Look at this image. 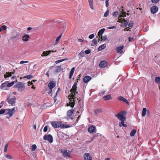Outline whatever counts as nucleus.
I'll list each match as a JSON object with an SVG mask.
<instances>
[{
    "instance_id": "obj_33",
    "label": "nucleus",
    "mask_w": 160,
    "mask_h": 160,
    "mask_svg": "<svg viewBox=\"0 0 160 160\" xmlns=\"http://www.w3.org/2000/svg\"><path fill=\"white\" fill-rule=\"evenodd\" d=\"M85 56V52H84L82 51L79 54V59H80L81 58L83 57H84Z\"/></svg>"
},
{
    "instance_id": "obj_9",
    "label": "nucleus",
    "mask_w": 160,
    "mask_h": 160,
    "mask_svg": "<svg viewBox=\"0 0 160 160\" xmlns=\"http://www.w3.org/2000/svg\"><path fill=\"white\" fill-rule=\"evenodd\" d=\"M77 84L76 83H74L72 86V88L70 90V91L71 93H77L78 92H76Z\"/></svg>"
},
{
    "instance_id": "obj_63",
    "label": "nucleus",
    "mask_w": 160,
    "mask_h": 160,
    "mask_svg": "<svg viewBox=\"0 0 160 160\" xmlns=\"http://www.w3.org/2000/svg\"><path fill=\"white\" fill-rule=\"evenodd\" d=\"M68 59V58H64V59H62L59 60L60 62H61L62 61L67 60Z\"/></svg>"
},
{
    "instance_id": "obj_15",
    "label": "nucleus",
    "mask_w": 160,
    "mask_h": 160,
    "mask_svg": "<svg viewBox=\"0 0 160 160\" xmlns=\"http://www.w3.org/2000/svg\"><path fill=\"white\" fill-rule=\"evenodd\" d=\"M88 131L90 133H93L95 131L96 128L94 126H91L88 128Z\"/></svg>"
},
{
    "instance_id": "obj_44",
    "label": "nucleus",
    "mask_w": 160,
    "mask_h": 160,
    "mask_svg": "<svg viewBox=\"0 0 160 160\" xmlns=\"http://www.w3.org/2000/svg\"><path fill=\"white\" fill-rule=\"evenodd\" d=\"M109 10L108 9L104 13V17H107L109 14Z\"/></svg>"
},
{
    "instance_id": "obj_41",
    "label": "nucleus",
    "mask_w": 160,
    "mask_h": 160,
    "mask_svg": "<svg viewBox=\"0 0 160 160\" xmlns=\"http://www.w3.org/2000/svg\"><path fill=\"white\" fill-rule=\"evenodd\" d=\"M101 111V109H96L95 111V113L96 115H97L98 113H100Z\"/></svg>"
},
{
    "instance_id": "obj_61",
    "label": "nucleus",
    "mask_w": 160,
    "mask_h": 160,
    "mask_svg": "<svg viewBox=\"0 0 160 160\" xmlns=\"http://www.w3.org/2000/svg\"><path fill=\"white\" fill-rule=\"evenodd\" d=\"M108 28L109 29H115L116 28V27L115 26H112V27H108Z\"/></svg>"
},
{
    "instance_id": "obj_8",
    "label": "nucleus",
    "mask_w": 160,
    "mask_h": 160,
    "mask_svg": "<svg viewBox=\"0 0 160 160\" xmlns=\"http://www.w3.org/2000/svg\"><path fill=\"white\" fill-rule=\"evenodd\" d=\"M62 122H61L53 121L51 122V125L55 128L60 127Z\"/></svg>"
},
{
    "instance_id": "obj_46",
    "label": "nucleus",
    "mask_w": 160,
    "mask_h": 160,
    "mask_svg": "<svg viewBox=\"0 0 160 160\" xmlns=\"http://www.w3.org/2000/svg\"><path fill=\"white\" fill-rule=\"evenodd\" d=\"M105 93V91H102L99 92V96H102Z\"/></svg>"
},
{
    "instance_id": "obj_16",
    "label": "nucleus",
    "mask_w": 160,
    "mask_h": 160,
    "mask_svg": "<svg viewBox=\"0 0 160 160\" xmlns=\"http://www.w3.org/2000/svg\"><path fill=\"white\" fill-rule=\"evenodd\" d=\"M105 28H103L100 29L98 32V36L99 37V38H102V35L104 33L105 31Z\"/></svg>"
},
{
    "instance_id": "obj_1",
    "label": "nucleus",
    "mask_w": 160,
    "mask_h": 160,
    "mask_svg": "<svg viewBox=\"0 0 160 160\" xmlns=\"http://www.w3.org/2000/svg\"><path fill=\"white\" fill-rule=\"evenodd\" d=\"M15 107L11 109H2L0 110V114H3L5 112V114H9V117H6V118H9L12 117L15 112Z\"/></svg>"
},
{
    "instance_id": "obj_45",
    "label": "nucleus",
    "mask_w": 160,
    "mask_h": 160,
    "mask_svg": "<svg viewBox=\"0 0 160 160\" xmlns=\"http://www.w3.org/2000/svg\"><path fill=\"white\" fill-rule=\"evenodd\" d=\"M5 157L9 159H12V157L11 155H5Z\"/></svg>"
},
{
    "instance_id": "obj_55",
    "label": "nucleus",
    "mask_w": 160,
    "mask_h": 160,
    "mask_svg": "<svg viewBox=\"0 0 160 160\" xmlns=\"http://www.w3.org/2000/svg\"><path fill=\"white\" fill-rule=\"evenodd\" d=\"M109 0H106V6L107 7H108L109 6Z\"/></svg>"
},
{
    "instance_id": "obj_30",
    "label": "nucleus",
    "mask_w": 160,
    "mask_h": 160,
    "mask_svg": "<svg viewBox=\"0 0 160 160\" xmlns=\"http://www.w3.org/2000/svg\"><path fill=\"white\" fill-rule=\"evenodd\" d=\"M7 82H6L4 83H2L1 85V88L3 89H6V88L7 87Z\"/></svg>"
},
{
    "instance_id": "obj_52",
    "label": "nucleus",
    "mask_w": 160,
    "mask_h": 160,
    "mask_svg": "<svg viewBox=\"0 0 160 160\" xmlns=\"http://www.w3.org/2000/svg\"><path fill=\"white\" fill-rule=\"evenodd\" d=\"M100 38L102 40H103L104 41H106L108 39L107 37L106 36H105L103 37H102V38Z\"/></svg>"
},
{
    "instance_id": "obj_25",
    "label": "nucleus",
    "mask_w": 160,
    "mask_h": 160,
    "mask_svg": "<svg viewBox=\"0 0 160 160\" xmlns=\"http://www.w3.org/2000/svg\"><path fill=\"white\" fill-rule=\"evenodd\" d=\"M74 70H75V68L74 67H73V68H72V69L69 73V78L70 79H71L72 78V77L73 74Z\"/></svg>"
},
{
    "instance_id": "obj_37",
    "label": "nucleus",
    "mask_w": 160,
    "mask_h": 160,
    "mask_svg": "<svg viewBox=\"0 0 160 160\" xmlns=\"http://www.w3.org/2000/svg\"><path fill=\"white\" fill-rule=\"evenodd\" d=\"M11 72H7L6 74L4 75V78H5L11 76Z\"/></svg>"
},
{
    "instance_id": "obj_54",
    "label": "nucleus",
    "mask_w": 160,
    "mask_h": 160,
    "mask_svg": "<svg viewBox=\"0 0 160 160\" xmlns=\"http://www.w3.org/2000/svg\"><path fill=\"white\" fill-rule=\"evenodd\" d=\"M94 36L95 35L94 34H91L89 36V38L90 39H92L94 37Z\"/></svg>"
},
{
    "instance_id": "obj_48",
    "label": "nucleus",
    "mask_w": 160,
    "mask_h": 160,
    "mask_svg": "<svg viewBox=\"0 0 160 160\" xmlns=\"http://www.w3.org/2000/svg\"><path fill=\"white\" fill-rule=\"evenodd\" d=\"M133 22L132 21H130L128 24V26L129 27H131L133 25Z\"/></svg>"
},
{
    "instance_id": "obj_59",
    "label": "nucleus",
    "mask_w": 160,
    "mask_h": 160,
    "mask_svg": "<svg viewBox=\"0 0 160 160\" xmlns=\"http://www.w3.org/2000/svg\"><path fill=\"white\" fill-rule=\"evenodd\" d=\"M8 148V144H6L5 146V148H4V151L5 152H6L7 151Z\"/></svg>"
},
{
    "instance_id": "obj_20",
    "label": "nucleus",
    "mask_w": 160,
    "mask_h": 160,
    "mask_svg": "<svg viewBox=\"0 0 160 160\" xmlns=\"http://www.w3.org/2000/svg\"><path fill=\"white\" fill-rule=\"evenodd\" d=\"M106 65V62L105 61H101L99 64V66L101 68H103L105 67Z\"/></svg>"
},
{
    "instance_id": "obj_32",
    "label": "nucleus",
    "mask_w": 160,
    "mask_h": 160,
    "mask_svg": "<svg viewBox=\"0 0 160 160\" xmlns=\"http://www.w3.org/2000/svg\"><path fill=\"white\" fill-rule=\"evenodd\" d=\"M123 21L124 22V23L122 24V27L124 28L127 26L128 24V20L127 21V20H125V19H123Z\"/></svg>"
},
{
    "instance_id": "obj_26",
    "label": "nucleus",
    "mask_w": 160,
    "mask_h": 160,
    "mask_svg": "<svg viewBox=\"0 0 160 160\" xmlns=\"http://www.w3.org/2000/svg\"><path fill=\"white\" fill-rule=\"evenodd\" d=\"M88 2H89V5L90 8L92 9H94L93 5V0H88Z\"/></svg>"
},
{
    "instance_id": "obj_49",
    "label": "nucleus",
    "mask_w": 160,
    "mask_h": 160,
    "mask_svg": "<svg viewBox=\"0 0 160 160\" xmlns=\"http://www.w3.org/2000/svg\"><path fill=\"white\" fill-rule=\"evenodd\" d=\"M118 12H115L113 13L112 15L115 17H116L118 14Z\"/></svg>"
},
{
    "instance_id": "obj_43",
    "label": "nucleus",
    "mask_w": 160,
    "mask_h": 160,
    "mask_svg": "<svg viewBox=\"0 0 160 160\" xmlns=\"http://www.w3.org/2000/svg\"><path fill=\"white\" fill-rule=\"evenodd\" d=\"M32 78V76L31 75L26 76L24 77V78H26L28 79H30Z\"/></svg>"
},
{
    "instance_id": "obj_35",
    "label": "nucleus",
    "mask_w": 160,
    "mask_h": 160,
    "mask_svg": "<svg viewBox=\"0 0 160 160\" xmlns=\"http://www.w3.org/2000/svg\"><path fill=\"white\" fill-rule=\"evenodd\" d=\"M49 54L48 51H43L42 54H41V56L42 57L46 56L47 55Z\"/></svg>"
},
{
    "instance_id": "obj_19",
    "label": "nucleus",
    "mask_w": 160,
    "mask_h": 160,
    "mask_svg": "<svg viewBox=\"0 0 160 160\" xmlns=\"http://www.w3.org/2000/svg\"><path fill=\"white\" fill-rule=\"evenodd\" d=\"M91 78L90 76H86L83 78V81L84 82L87 83L91 80Z\"/></svg>"
},
{
    "instance_id": "obj_57",
    "label": "nucleus",
    "mask_w": 160,
    "mask_h": 160,
    "mask_svg": "<svg viewBox=\"0 0 160 160\" xmlns=\"http://www.w3.org/2000/svg\"><path fill=\"white\" fill-rule=\"evenodd\" d=\"M130 34H132V36L136 35V37H137V36L138 35V33H136V32L132 33H131Z\"/></svg>"
},
{
    "instance_id": "obj_12",
    "label": "nucleus",
    "mask_w": 160,
    "mask_h": 160,
    "mask_svg": "<svg viewBox=\"0 0 160 160\" xmlns=\"http://www.w3.org/2000/svg\"><path fill=\"white\" fill-rule=\"evenodd\" d=\"M158 10V7L156 6H152L150 9V11L151 13L152 14L156 13Z\"/></svg>"
},
{
    "instance_id": "obj_53",
    "label": "nucleus",
    "mask_w": 160,
    "mask_h": 160,
    "mask_svg": "<svg viewBox=\"0 0 160 160\" xmlns=\"http://www.w3.org/2000/svg\"><path fill=\"white\" fill-rule=\"evenodd\" d=\"M160 0H151L152 2L154 3H157Z\"/></svg>"
},
{
    "instance_id": "obj_64",
    "label": "nucleus",
    "mask_w": 160,
    "mask_h": 160,
    "mask_svg": "<svg viewBox=\"0 0 160 160\" xmlns=\"http://www.w3.org/2000/svg\"><path fill=\"white\" fill-rule=\"evenodd\" d=\"M56 52V51H53V50H49V51H48V52H49V54L51 52Z\"/></svg>"
},
{
    "instance_id": "obj_28",
    "label": "nucleus",
    "mask_w": 160,
    "mask_h": 160,
    "mask_svg": "<svg viewBox=\"0 0 160 160\" xmlns=\"http://www.w3.org/2000/svg\"><path fill=\"white\" fill-rule=\"evenodd\" d=\"M155 82L158 84H159V89H160V77H156L155 78Z\"/></svg>"
},
{
    "instance_id": "obj_23",
    "label": "nucleus",
    "mask_w": 160,
    "mask_h": 160,
    "mask_svg": "<svg viewBox=\"0 0 160 160\" xmlns=\"http://www.w3.org/2000/svg\"><path fill=\"white\" fill-rule=\"evenodd\" d=\"M112 98V97L111 94L106 95L103 97V99L104 100H110Z\"/></svg>"
},
{
    "instance_id": "obj_7",
    "label": "nucleus",
    "mask_w": 160,
    "mask_h": 160,
    "mask_svg": "<svg viewBox=\"0 0 160 160\" xmlns=\"http://www.w3.org/2000/svg\"><path fill=\"white\" fill-rule=\"evenodd\" d=\"M43 138L44 140L48 141L50 143L52 142H53L52 136L50 134L45 135H44Z\"/></svg>"
},
{
    "instance_id": "obj_2",
    "label": "nucleus",
    "mask_w": 160,
    "mask_h": 160,
    "mask_svg": "<svg viewBox=\"0 0 160 160\" xmlns=\"http://www.w3.org/2000/svg\"><path fill=\"white\" fill-rule=\"evenodd\" d=\"M124 8L122 6L121 7L120 9V13L119 14L118 19V22H122L123 19L122 18V17H126V12L124 11V10L123 9Z\"/></svg>"
},
{
    "instance_id": "obj_36",
    "label": "nucleus",
    "mask_w": 160,
    "mask_h": 160,
    "mask_svg": "<svg viewBox=\"0 0 160 160\" xmlns=\"http://www.w3.org/2000/svg\"><path fill=\"white\" fill-rule=\"evenodd\" d=\"M147 111V109L146 108H143L142 109V116L143 117H144L145 116L146 114V112Z\"/></svg>"
},
{
    "instance_id": "obj_21",
    "label": "nucleus",
    "mask_w": 160,
    "mask_h": 160,
    "mask_svg": "<svg viewBox=\"0 0 160 160\" xmlns=\"http://www.w3.org/2000/svg\"><path fill=\"white\" fill-rule=\"evenodd\" d=\"M130 37L128 38V41L129 42H132L134 40L137 38L136 35L132 36V34H129Z\"/></svg>"
},
{
    "instance_id": "obj_3",
    "label": "nucleus",
    "mask_w": 160,
    "mask_h": 160,
    "mask_svg": "<svg viewBox=\"0 0 160 160\" xmlns=\"http://www.w3.org/2000/svg\"><path fill=\"white\" fill-rule=\"evenodd\" d=\"M126 114V112L125 111H121L118 113L115 116L118 119L121 120H125L126 118L125 115Z\"/></svg>"
},
{
    "instance_id": "obj_56",
    "label": "nucleus",
    "mask_w": 160,
    "mask_h": 160,
    "mask_svg": "<svg viewBox=\"0 0 160 160\" xmlns=\"http://www.w3.org/2000/svg\"><path fill=\"white\" fill-rule=\"evenodd\" d=\"M2 30H6L7 29V28L6 25H4L2 26Z\"/></svg>"
},
{
    "instance_id": "obj_13",
    "label": "nucleus",
    "mask_w": 160,
    "mask_h": 160,
    "mask_svg": "<svg viewBox=\"0 0 160 160\" xmlns=\"http://www.w3.org/2000/svg\"><path fill=\"white\" fill-rule=\"evenodd\" d=\"M84 158L85 160H92V158L88 153H85Z\"/></svg>"
},
{
    "instance_id": "obj_58",
    "label": "nucleus",
    "mask_w": 160,
    "mask_h": 160,
    "mask_svg": "<svg viewBox=\"0 0 160 160\" xmlns=\"http://www.w3.org/2000/svg\"><path fill=\"white\" fill-rule=\"evenodd\" d=\"M48 130V126H45L44 129H43V131L44 132H46Z\"/></svg>"
},
{
    "instance_id": "obj_42",
    "label": "nucleus",
    "mask_w": 160,
    "mask_h": 160,
    "mask_svg": "<svg viewBox=\"0 0 160 160\" xmlns=\"http://www.w3.org/2000/svg\"><path fill=\"white\" fill-rule=\"evenodd\" d=\"M21 35L20 34H17L14 37V38H17L18 39H19L21 38Z\"/></svg>"
},
{
    "instance_id": "obj_34",
    "label": "nucleus",
    "mask_w": 160,
    "mask_h": 160,
    "mask_svg": "<svg viewBox=\"0 0 160 160\" xmlns=\"http://www.w3.org/2000/svg\"><path fill=\"white\" fill-rule=\"evenodd\" d=\"M70 125H67V124H61V125L60 126V128H70Z\"/></svg>"
},
{
    "instance_id": "obj_10",
    "label": "nucleus",
    "mask_w": 160,
    "mask_h": 160,
    "mask_svg": "<svg viewBox=\"0 0 160 160\" xmlns=\"http://www.w3.org/2000/svg\"><path fill=\"white\" fill-rule=\"evenodd\" d=\"M56 86V82L53 81H50L48 84V87L50 89H52Z\"/></svg>"
},
{
    "instance_id": "obj_4",
    "label": "nucleus",
    "mask_w": 160,
    "mask_h": 160,
    "mask_svg": "<svg viewBox=\"0 0 160 160\" xmlns=\"http://www.w3.org/2000/svg\"><path fill=\"white\" fill-rule=\"evenodd\" d=\"M58 137L63 140H66L69 138V136L62 132H59L58 134Z\"/></svg>"
},
{
    "instance_id": "obj_60",
    "label": "nucleus",
    "mask_w": 160,
    "mask_h": 160,
    "mask_svg": "<svg viewBox=\"0 0 160 160\" xmlns=\"http://www.w3.org/2000/svg\"><path fill=\"white\" fill-rule=\"evenodd\" d=\"M28 62V61H21L20 62V64H23L24 63H27Z\"/></svg>"
},
{
    "instance_id": "obj_39",
    "label": "nucleus",
    "mask_w": 160,
    "mask_h": 160,
    "mask_svg": "<svg viewBox=\"0 0 160 160\" xmlns=\"http://www.w3.org/2000/svg\"><path fill=\"white\" fill-rule=\"evenodd\" d=\"M136 132V131L135 129H133L131 132L130 133V135L131 137L133 136L134 135L135 133Z\"/></svg>"
},
{
    "instance_id": "obj_17",
    "label": "nucleus",
    "mask_w": 160,
    "mask_h": 160,
    "mask_svg": "<svg viewBox=\"0 0 160 160\" xmlns=\"http://www.w3.org/2000/svg\"><path fill=\"white\" fill-rule=\"evenodd\" d=\"M29 36L28 34H25L22 37V40L24 42H27L28 41V39L29 38Z\"/></svg>"
},
{
    "instance_id": "obj_22",
    "label": "nucleus",
    "mask_w": 160,
    "mask_h": 160,
    "mask_svg": "<svg viewBox=\"0 0 160 160\" xmlns=\"http://www.w3.org/2000/svg\"><path fill=\"white\" fill-rule=\"evenodd\" d=\"M63 69L61 66H59L57 67L55 71V72H58L60 71H62L63 70Z\"/></svg>"
},
{
    "instance_id": "obj_62",
    "label": "nucleus",
    "mask_w": 160,
    "mask_h": 160,
    "mask_svg": "<svg viewBox=\"0 0 160 160\" xmlns=\"http://www.w3.org/2000/svg\"><path fill=\"white\" fill-rule=\"evenodd\" d=\"M129 29L130 28H129V27H127L125 28L124 29V30L125 31H128V30H129V31H131L130 30H129Z\"/></svg>"
},
{
    "instance_id": "obj_5",
    "label": "nucleus",
    "mask_w": 160,
    "mask_h": 160,
    "mask_svg": "<svg viewBox=\"0 0 160 160\" xmlns=\"http://www.w3.org/2000/svg\"><path fill=\"white\" fill-rule=\"evenodd\" d=\"M14 87H16L18 88V89L19 91H22L25 88L24 84L22 82H18L15 86Z\"/></svg>"
},
{
    "instance_id": "obj_51",
    "label": "nucleus",
    "mask_w": 160,
    "mask_h": 160,
    "mask_svg": "<svg viewBox=\"0 0 160 160\" xmlns=\"http://www.w3.org/2000/svg\"><path fill=\"white\" fill-rule=\"evenodd\" d=\"M72 94L70 96V98L72 99H74L75 97V93H71Z\"/></svg>"
},
{
    "instance_id": "obj_24",
    "label": "nucleus",
    "mask_w": 160,
    "mask_h": 160,
    "mask_svg": "<svg viewBox=\"0 0 160 160\" xmlns=\"http://www.w3.org/2000/svg\"><path fill=\"white\" fill-rule=\"evenodd\" d=\"M123 45L119 46L116 48V50L118 53L119 52L124 48Z\"/></svg>"
},
{
    "instance_id": "obj_11",
    "label": "nucleus",
    "mask_w": 160,
    "mask_h": 160,
    "mask_svg": "<svg viewBox=\"0 0 160 160\" xmlns=\"http://www.w3.org/2000/svg\"><path fill=\"white\" fill-rule=\"evenodd\" d=\"M60 152L63 155L64 157H70V153L67 152V150H63L62 149H60Z\"/></svg>"
},
{
    "instance_id": "obj_27",
    "label": "nucleus",
    "mask_w": 160,
    "mask_h": 160,
    "mask_svg": "<svg viewBox=\"0 0 160 160\" xmlns=\"http://www.w3.org/2000/svg\"><path fill=\"white\" fill-rule=\"evenodd\" d=\"M106 47L105 44H103L100 46L98 48V51H100L104 49Z\"/></svg>"
},
{
    "instance_id": "obj_14",
    "label": "nucleus",
    "mask_w": 160,
    "mask_h": 160,
    "mask_svg": "<svg viewBox=\"0 0 160 160\" xmlns=\"http://www.w3.org/2000/svg\"><path fill=\"white\" fill-rule=\"evenodd\" d=\"M73 110H69L67 112V116H68V118L71 120H72L73 118L72 117V115L73 113Z\"/></svg>"
},
{
    "instance_id": "obj_18",
    "label": "nucleus",
    "mask_w": 160,
    "mask_h": 160,
    "mask_svg": "<svg viewBox=\"0 0 160 160\" xmlns=\"http://www.w3.org/2000/svg\"><path fill=\"white\" fill-rule=\"evenodd\" d=\"M118 100L123 101L128 104H129V102L128 101L122 96L118 97Z\"/></svg>"
},
{
    "instance_id": "obj_47",
    "label": "nucleus",
    "mask_w": 160,
    "mask_h": 160,
    "mask_svg": "<svg viewBox=\"0 0 160 160\" xmlns=\"http://www.w3.org/2000/svg\"><path fill=\"white\" fill-rule=\"evenodd\" d=\"M92 43L94 45H95L97 43V39L94 38L92 40Z\"/></svg>"
},
{
    "instance_id": "obj_6",
    "label": "nucleus",
    "mask_w": 160,
    "mask_h": 160,
    "mask_svg": "<svg viewBox=\"0 0 160 160\" xmlns=\"http://www.w3.org/2000/svg\"><path fill=\"white\" fill-rule=\"evenodd\" d=\"M16 100V98L15 97H14L12 98H8L6 100V101L8 104H10L11 106H14L15 104Z\"/></svg>"
},
{
    "instance_id": "obj_40",
    "label": "nucleus",
    "mask_w": 160,
    "mask_h": 160,
    "mask_svg": "<svg viewBox=\"0 0 160 160\" xmlns=\"http://www.w3.org/2000/svg\"><path fill=\"white\" fill-rule=\"evenodd\" d=\"M37 148V146L35 144L33 145L31 147V150L32 151H34Z\"/></svg>"
},
{
    "instance_id": "obj_50",
    "label": "nucleus",
    "mask_w": 160,
    "mask_h": 160,
    "mask_svg": "<svg viewBox=\"0 0 160 160\" xmlns=\"http://www.w3.org/2000/svg\"><path fill=\"white\" fill-rule=\"evenodd\" d=\"M91 52V50L90 49H89L87 50H86L84 52L87 54H89Z\"/></svg>"
},
{
    "instance_id": "obj_38",
    "label": "nucleus",
    "mask_w": 160,
    "mask_h": 160,
    "mask_svg": "<svg viewBox=\"0 0 160 160\" xmlns=\"http://www.w3.org/2000/svg\"><path fill=\"white\" fill-rule=\"evenodd\" d=\"M62 37V35H59L56 39V42L54 43V45H56L59 41L61 37Z\"/></svg>"
},
{
    "instance_id": "obj_29",
    "label": "nucleus",
    "mask_w": 160,
    "mask_h": 160,
    "mask_svg": "<svg viewBox=\"0 0 160 160\" xmlns=\"http://www.w3.org/2000/svg\"><path fill=\"white\" fill-rule=\"evenodd\" d=\"M121 122H119V126L120 127H121L122 126H123L124 127H127V125L124 124V121L125 120H121Z\"/></svg>"
},
{
    "instance_id": "obj_31",
    "label": "nucleus",
    "mask_w": 160,
    "mask_h": 160,
    "mask_svg": "<svg viewBox=\"0 0 160 160\" xmlns=\"http://www.w3.org/2000/svg\"><path fill=\"white\" fill-rule=\"evenodd\" d=\"M17 82V80H16L15 81L12 82L10 83H8V82H7V87L9 88L12 86L15 83H16Z\"/></svg>"
}]
</instances>
